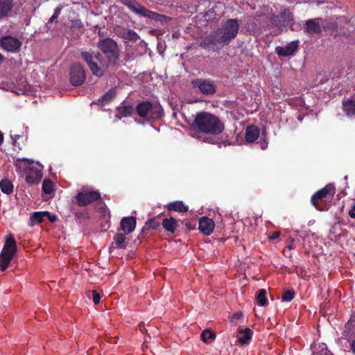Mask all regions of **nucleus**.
Instances as JSON below:
<instances>
[{
  "instance_id": "obj_1",
  "label": "nucleus",
  "mask_w": 355,
  "mask_h": 355,
  "mask_svg": "<svg viewBox=\"0 0 355 355\" xmlns=\"http://www.w3.org/2000/svg\"><path fill=\"white\" fill-rule=\"evenodd\" d=\"M98 46L102 55L84 51L81 53V56L88 64L93 75L101 77L109 65L116 62L118 58V49L116 43L110 38L101 40Z\"/></svg>"
},
{
  "instance_id": "obj_2",
  "label": "nucleus",
  "mask_w": 355,
  "mask_h": 355,
  "mask_svg": "<svg viewBox=\"0 0 355 355\" xmlns=\"http://www.w3.org/2000/svg\"><path fill=\"white\" fill-rule=\"evenodd\" d=\"M239 29V25L236 19H228L223 23L218 29L210 34L201 45L213 50L217 49L218 48L215 46H223L235 38Z\"/></svg>"
},
{
  "instance_id": "obj_3",
  "label": "nucleus",
  "mask_w": 355,
  "mask_h": 355,
  "mask_svg": "<svg viewBox=\"0 0 355 355\" xmlns=\"http://www.w3.org/2000/svg\"><path fill=\"white\" fill-rule=\"evenodd\" d=\"M16 171L25 178L28 184H37L41 180L43 173V166L38 162L28 159H17L15 162Z\"/></svg>"
},
{
  "instance_id": "obj_4",
  "label": "nucleus",
  "mask_w": 355,
  "mask_h": 355,
  "mask_svg": "<svg viewBox=\"0 0 355 355\" xmlns=\"http://www.w3.org/2000/svg\"><path fill=\"white\" fill-rule=\"evenodd\" d=\"M194 125L199 130L212 135H218L223 130V125L214 115L207 112L198 113L194 121Z\"/></svg>"
},
{
  "instance_id": "obj_5",
  "label": "nucleus",
  "mask_w": 355,
  "mask_h": 355,
  "mask_svg": "<svg viewBox=\"0 0 355 355\" xmlns=\"http://www.w3.org/2000/svg\"><path fill=\"white\" fill-rule=\"evenodd\" d=\"M121 3L127 6L136 14L146 18H148L156 21H167L169 18L166 16L159 15L153 11L148 10L145 7L139 3L136 0H121Z\"/></svg>"
},
{
  "instance_id": "obj_6",
  "label": "nucleus",
  "mask_w": 355,
  "mask_h": 355,
  "mask_svg": "<svg viewBox=\"0 0 355 355\" xmlns=\"http://www.w3.org/2000/svg\"><path fill=\"white\" fill-rule=\"evenodd\" d=\"M16 241L12 234L6 236L4 246L0 254V269L6 270L17 252Z\"/></svg>"
},
{
  "instance_id": "obj_7",
  "label": "nucleus",
  "mask_w": 355,
  "mask_h": 355,
  "mask_svg": "<svg viewBox=\"0 0 355 355\" xmlns=\"http://www.w3.org/2000/svg\"><path fill=\"white\" fill-rule=\"evenodd\" d=\"M137 111L141 117L147 120H155L162 115V109L159 105H152L149 103H142L138 105Z\"/></svg>"
},
{
  "instance_id": "obj_8",
  "label": "nucleus",
  "mask_w": 355,
  "mask_h": 355,
  "mask_svg": "<svg viewBox=\"0 0 355 355\" xmlns=\"http://www.w3.org/2000/svg\"><path fill=\"white\" fill-rule=\"evenodd\" d=\"M99 198L100 194L98 192L85 188H83L76 196L77 204L79 206H86Z\"/></svg>"
},
{
  "instance_id": "obj_9",
  "label": "nucleus",
  "mask_w": 355,
  "mask_h": 355,
  "mask_svg": "<svg viewBox=\"0 0 355 355\" xmlns=\"http://www.w3.org/2000/svg\"><path fill=\"white\" fill-rule=\"evenodd\" d=\"M335 192V188L331 184H328L320 191H317L311 198V202L313 205L318 210H324V208L320 205V202L324 198H327L329 194L331 196H334Z\"/></svg>"
},
{
  "instance_id": "obj_10",
  "label": "nucleus",
  "mask_w": 355,
  "mask_h": 355,
  "mask_svg": "<svg viewBox=\"0 0 355 355\" xmlns=\"http://www.w3.org/2000/svg\"><path fill=\"white\" fill-rule=\"evenodd\" d=\"M21 42L16 37L4 36L0 38V48L9 53H17L19 51Z\"/></svg>"
},
{
  "instance_id": "obj_11",
  "label": "nucleus",
  "mask_w": 355,
  "mask_h": 355,
  "mask_svg": "<svg viewBox=\"0 0 355 355\" xmlns=\"http://www.w3.org/2000/svg\"><path fill=\"white\" fill-rule=\"evenodd\" d=\"M69 77L73 85H82L85 79V73L83 66L79 63L73 64L71 67Z\"/></svg>"
},
{
  "instance_id": "obj_12",
  "label": "nucleus",
  "mask_w": 355,
  "mask_h": 355,
  "mask_svg": "<svg viewBox=\"0 0 355 355\" xmlns=\"http://www.w3.org/2000/svg\"><path fill=\"white\" fill-rule=\"evenodd\" d=\"M325 28L324 21L320 18L309 19L306 22V31L311 35L318 34Z\"/></svg>"
},
{
  "instance_id": "obj_13",
  "label": "nucleus",
  "mask_w": 355,
  "mask_h": 355,
  "mask_svg": "<svg viewBox=\"0 0 355 355\" xmlns=\"http://www.w3.org/2000/svg\"><path fill=\"white\" fill-rule=\"evenodd\" d=\"M192 85L198 88L203 94H212L216 91L214 84L209 80L197 79L192 81Z\"/></svg>"
},
{
  "instance_id": "obj_14",
  "label": "nucleus",
  "mask_w": 355,
  "mask_h": 355,
  "mask_svg": "<svg viewBox=\"0 0 355 355\" xmlns=\"http://www.w3.org/2000/svg\"><path fill=\"white\" fill-rule=\"evenodd\" d=\"M215 227L214 220L207 217H202L199 220V230L205 235H210Z\"/></svg>"
},
{
  "instance_id": "obj_15",
  "label": "nucleus",
  "mask_w": 355,
  "mask_h": 355,
  "mask_svg": "<svg viewBox=\"0 0 355 355\" xmlns=\"http://www.w3.org/2000/svg\"><path fill=\"white\" fill-rule=\"evenodd\" d=\"M252 334L250 328L239 329L236 335L237 342L241 345H248L252 339Z\"/></svg>"
},
{
  "instance_id": "obj_16",
  "label": "nucleus",
  "mask_w": 355,
  "mask_h": 355,
  "mask_svg": "<svg viewBox=\"0 0 355 355\" xmlns=\"http://www.w3.org/2000/svg\"><path fill=\"white\" fill-rule=\"evenodd\" d=\"M136 220L134 217L124 218L121 221V227L126 234L131 233L135 228Z\"/></svg>"
},
{
  "instance_id": "obj_17",
  "label": "nucleus",
  "mask_w": 355,
  "mask_h": 355,
  "mask_svg": "<svg viewBox=\"0 0 355 355\" xmlns=\"http://www.w3.org/2000/svg\"><path fill=\"white\" fill-rule=\"evenodd\" d=\"M290 107L298 110L302 114H304L306 110L303 99L301 96L290 98Z\"/></svg>"
},
{
  "instance_id": "obj_18",
  "label": "nucleus",
  "mask_w": 355,
  "mask_h": 355,
  "mask_svg": "<svg viewBox=\"0 0 355 355\" xmlns=\"http://www.w3.org/2000/svg\"><path fill=\"white\" fill-rule=\"evenodd\" d=\"M259 129L254 125L249 126L245 130V139L248 142H253L259 137Z\"/></svg>"
},
{
  "instance_id": "obj_19",
  "label": "nucleus",
  "mask_w": 355,
  "mask_h": 355,
  "mask_svg": "<svg viewBox=\"0 0 355 355\" xmlns=\"http://www.w3.org/2000/svg\"><path fill=\"white\" fill-rule=\"evenodd\" d=\"M162 225L166 231L171 233H174L176 229L179 227V223L175 218L171 217L169 218L164 219Z\"/></svg>"
},
{
  "instance_id": "obj_20",
  "label": "nucleus",
  "mask_w": 355,
  "mask_h": 355,
  "mask_svg": "<svg viewBox=\"0 0 355 355\" xmlns=\"http://www.w3.org/2000/svg\"><path fill=\"white\" fill-rule=\"evenodd\" d=\"M343 110L347 116L355 119V102L352 100H347L343 103Z\"/></svg>"
},
{
  "instance_id": "obj_21",
  "label": "nucleus",
  "mask_w": 355,
  "mask_h": 355,
  "mask_svg": "<svg viewBox=\"0 0 355 355\" xmlns=\"http://www.w3.org/2000/svg\"><path fill=\"white\" fill-rule=\"evenodd\" d=\"M12 7V0H0V19L6 16Z\"/></svg>"
},
{
  "instance_id": "obj_22",
  "label": "nucleus",
  "mask_w": 355,
  "mask_h": 355,
  "mask_svg": "<svg viewBox=\"0 0 355 355\" xmlns=\"http://www.w3.org/2000/svg\"><path fill=\"white\" fill-rule=\"evenodd\" d=\"M166 207L169 211H175L179 212H184L188 210V207L182 201L171 202L166 205Z\"/></svg>"
},
{
  "instance_id": "obj_23",
  "label": "nucleus",
  "mask_w": 355,
  "mask_h": 355,
  "mask_svg": "<svg viewBox=\"0 0 355 355\" xmlns=\"http://www.w3.org/2000/svg\"><path fill=\"white\" fill-rule=\"evenodd\" d=\"M117 111L118 112L115 116L117 119H120L122 117H125L130 115L132 112V107L130 106H123L121 107H119L117 109Z\"/></svg>"
},
{
  "instance_id": "obj_24",
  "label": "nucleus",
  "mask_w": 355,
  "mask_h": 355,
  "mask_svg": "<svg viewBox=\"0 0 355 355\" xmlns=\"http://www.w3.org/2000/svg\"><path fill=\"white\" fill-rule=\"evenodd\" d=\"M0 187L1 191L7 194L10 193L12 191L13 186L11 182L8 180H2L0 182Z\"/></svg>"
},
{
  "instance_id": "obj_25",
  "label": "nucleus",
  "mask_w": 355,
  "mask_h": 355,
  "mask_svg": "<svg viewBox=\"0 0 355 355\" xmlns=\"http://www.w3.org/2000/svg\"><path fill=\"white\" fill-rule=\"evenodd\" d=\"M45 216H49V213L46 211H39L34 213L31 218V225H33L35 223L42 222Z\"/></svg>"
},
{
  "instance_id": "obj_26",
  "label": "nucleus",
  "mask_w": 355,
  "mask_h": 355,
  "mask_svg": "<svg viewBox=\"0 0 355 355\" xmlns=\"http://www.w3.org/2000/svg\"><path fill=\"white\" fill-rule=\"evenodd\" d=\"M116 96V91L114 89H110L101 98V102L103 104H107L112 101Z\"/></svg>"
},
{
  "instance_id": "obj_27",
  "label": "nucleus",
  "mask_w": 355,
  "mask_h": 355,
  "mask_svg": "<svg viewBox=\"0 0 355 355\" xmlns=\"http://www.w3.org/2000/svg\"><path fill=\"white\" fill-rule=\"evenodd\" d=\"M216 334L209 330H205L201 334V339L204 343H206L214 340Z\"/></svg>"
},
{
  "instance_id": "obj_28",
  "label": "nucleus",
  "mask_w": 355,
  "mask_h": 355,
  "mask_svg": "<svg viewBox=\"0 0 355 355\" xmlns=\"http://www.w3.org/2000/svg\"><path fill=\"white\" fill-rule=\"evenodd\" d=\"M267 292L265 289H260L257 295V300L260 306H265L267 304Z\"/></svg>"
},
{
  "instance_id": "obj_29",
  "label": "nucleus",
  "mask_w": 355,
  "mask_h": 355,
  "mask_svg": "<svg viewBox=\"0 0 355 355\" xmlns=\"http://www.w3.org/2000/svg\"><path fill=\"white\" fill-rule=\"evenodd\" d=\"M125 40L135 42L138 39V35L132 30H127L123 34Z\"/></svg>"
},
{
  "instance_id": "obj_30",
  "label": "nucleus",
  "mask_w": 355,
  "mask_h": 355,
  "mask_svg": "<svg viewBox=\"0 0 355 355\" xmlns=\"http://www.w3.org/2000/svg\"><path fill=\"white\" fill-rule=\"evenodd\" d=\"M116 245L119 248H123L125 246V237L122 234H117L114 238Z\"/></svg>"
},
{
  "instance_id": "obj_31",
  "label": "nucleus",
  "mask_w": 355,
  "mask_h": 355,
  "mask_svg": "<svg viewBox=\"0 0 355 355\" xmlns=\"http://www.w3.org/2000/svg\"><path fill=\"white\" fill-rule=\"evenodd\" d=\"M42 190L46 194H50L53 191V182L47 179H45L42 183Z\"/></svg>"
},
{
  "instance_id": "obj_32",
  "label": "nucleus",
  "mask_w": 355,
  "mask_h": 355,
  "mask_svg": "<svg viewBox=\"0 0 355 355\" xmlns=\"http://www.w3.org/2000/svg\"><path fill=\"white\" fill-rule=\"evenodd\" d=\"M276 53L279 56H288V46H285V47L277 46L276 48Z\"/></svg>"
},
{
  "instance_id": "obj_33",
  "label": "nucleus",
  "mask_w": 355,
  "mask_h": 355,
  "mask_svg": "<svg viewBox=\"0 0 355 355\" xmlns=\"http://www.w3.org/2000/svg\"><path fill=\"white\" fill-rule=\"evenodd\" d=\"M243 317V315L241 313L238 312L234 313L232 318H231V322L234 324H236L237 322L241 320Z\"/></svg>"
},
{
  "instance_id": "obj_34",
  "label": "nucleus",
  "mask_w": 355,
  "mask_h": 355,
  "mask_svg": "<svg viewBox=\"0 0 355 355\" xmlns=\"http://www.w3.org/2000/svg\"><path fill=\"white\" fill-rule=\"evenodd\" d=\"M100 300H101L100 295L96 291H92V300H93V302L95 304H97L99 303Z\"/></svg>"
},
{
  "instance_id": "obj_35",
  "label": "nucleus",
  "mask_w": 355,
  "mask_h": 355,
  "mask_svg": "<svg viewBox=\"0 0 355 355\" xmlns=\"http://www.w3.org/2000/svg\"><path fill=\"white\" fill-rule=\"evenodd\" d=\"M296 48H297V44L295 42H290V55L296 49Z\"/></svg>"
},
{
  "instance_id": "obj_36",
  "label": "nucleus",
  "mask_w": 355,
  "mask_h": 355,
  "mask_svg": "<svg viewBox=\"0 0 355 355\" xmlns=\"http://www.w3.org/2000/svg\"><path fill=\"white\" fill-rule=\"evenodd\" d=\"M349 215L351 218H355V204L353 205L352 209L349 211Z\"/></svg>"
},
{
  "instance_id": "obj_37",
  "label": "nucleus",
  "mask_w": 355,
  "mask_h": 355,
  "mask_svg": "<svg viewBox=\"0 0 355 355\" xmlns=\"http://www.w3.org/2000/svg\"><path fill=\"white\" fill-rule=\"evenodd\" d=\"M282 299L284 301H287L288 300V290H286L284 291V293L282 295Z\"/></svg>"
},
{
  "instance_id": "obj_38",
  "label": "nucleus",
  "mask_w": 355,
  "mask_h": 355,
  "mask_svg": "<svg viewBox=\"0 0 355 355\" xmlns=\"http://www.w3.org/2000/svg\"><path fill=\"white\" fill-rule=\"evenodd\" d=\"M61 12V8H56L54 10V14L55 15V17H58V15H60Z\"/></svg>"
},
{
  "instance_id": "obj_39",
  "label": "nucleus",
  "mask_w": 355,
  "mask_h": 355,
  "mask_svg": "<svg viewBox=\"0 0 355 355\" xmlns=\"http://www.w3.org/2000/svg\"><path fill=\"white\" fill-rule=\"evenodd\" d=\"M146 225H148L149 227H151L153 228H155V227L157 225H155V223L153 220H149Z\"/></svg>"
},
{
  "instance_id": "obj_40",
  "label": "nucleus",
  "mask_w": 355,
  "mask_h": 355,
  "mask_svg": "<svg viewBox=\"0 0 355 355\" xmlns=\"http://www.w3.org/2000/svg\"><path fill=\"white\" fill-rule=\"evenodd\" d=\"M47 217H49V220L51 221V222H54L57 219V216H50V214H49V216H46Z\"/></svg>"
},
{
  "instance_id": "obj_41",
  "label": "nucleus",
  "mask_w": 355,
  "mask_h": 355,
  "mask_svg": "<svg viewBox=\"0 0 355 355\" xmlns=\"http://www.w3.org/2000/svg\"><path fill=\"white\" fill-rule=\"evenodd\" d=\"M278 236H279V233L276 232V233L273 234L272 236H270V238L271 239H275L277 238Z\"/></svg>"
},
{
  "instance_id": "obj_42",
  "label": "nucleus",
  "mask_w": 355,
  "mask_h": 355,
  "mask_svg": "<svg viewBox=\"0 0 355 355\" xmlns=\"http://www.w3.org/2000/svg\"><path fill=\"white\" fill-rule=\"evenodd\" d=\"M261 147L263 150L266 149L267 148V144L266 142H262L261 144Z\"/></svg>"
},
{
  "instance_id": "obj_43",
  "label": "nucleus",
  "mask_w": 355,
  "mask_h": 355,
  "mask_svg": "<svg viewBox=\"0 0 355 355\" xmlns=\"http://www.w3.org/2000/svg\"><path fill=\"white\" fill-rule=\"evenodd\" d=\"M351 347L352 351L355 353V340L352 342Z\"/></svg>"
},
{
  "instance_id": "obj_44",
  "label": "nucleus",
  "mask_w": 355,
  "mask_h": 355,
  "mask_svg": "<svg viewBox=\"0 0 355 355\" xmlns=\"http://www.w3.org/2000/svg\"><path fill=\"white\" fill-rule=\"evenodd\" d=\"M294 297V292L290 290V301Z\"/></svg>"
},
{
  "instance_id": "obj_45",
  "label": "nucleus",
  "mask_w": 355,
  "mask_h": 355,
  "mask_svg": "<svg viewBox=\"0 0 355 355\" xmlns=\"http://www.w3.org/2000/svg\"><path fill=\"white\" fill-rule=\"evenodd\" d=\"M3 137L1 132H0V144L3 142Z\"/></svg>"
},
{
  "instance_id": "obj_46",
  "label": "nucleus",
  "mask_w": 355,
  "mask_h": 355,
  "mask_svg": "<svg viewBox=\"0 0 355 355\" xmlns=\"http://www.w3.org/2000/svg\"><path fill=\"white\" fill-rule=\"evenodd\" d=\"M57 17H55V15H53V16L50 19V21H53Z\"/></svg>"
},
{
  "instance_id": "obj_47",
  "label": "nucleus",
  "mask_w": 355,
  "mask_h": 355,
  "mask_svg": "<svg viewBox=\"0 0 355 355\" xmlns=\"http://www.w3.org/2000/svg\"><path fill=\"white\" fill-rule=\"evenodd\" d=\"M3 60V56L0 53V62L2 61Z\"/></svg>"
},
{
  "instance_id": "obj_48",
  "label": "nucleus",
  "mask_w": 355,
  "mask_h": 355,
  "mask_svg": "<svg viewBox=\"0 0 355 355\" xmlns=\"http://www.w3.org/2000/svg\"><path fill=\"white\" fill-rule=\"evenodd\" d=\"M19 136H18V135H15V141H16L17 138H19Z\"/></svg>"
},
{
  "instance_id": "obj_49",
  "label": "nucleus",
  "mask_w": 355,
  "mask_h": 355,
  "mask_svg": "<svg viewBox=\"0 0 355 355\" xmlns=\"http://www.w3.org/2000/svg\"><path fill=\"white\" fill-rule=\"evenodd\" d=\"M297 118H298L299 120H301V116H299Z\"/></svg>"
}]
</instances>
